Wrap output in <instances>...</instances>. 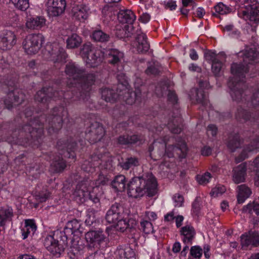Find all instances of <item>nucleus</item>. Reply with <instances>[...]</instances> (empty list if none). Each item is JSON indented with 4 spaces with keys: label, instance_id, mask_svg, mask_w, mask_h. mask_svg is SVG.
<instances>
[{
    "label": "nucleus",
    "instance_id": "obj_1",
    "mask_svg": "<svg viewBox=\"0 0 259 259\" xmlns=\"http://www.w3.org/2000/svg\"><path fill=\"white\" fill-rule=\"evenodd\" d=\"M67 109L62 106L56 107L52 111V114L47 119L45 115H41L38 119L34 118L33 120L29 121L28 124L24 125L19 132L21 137L26 136L27 143L30 140L38 139L43 134V125L44 120L49 124L48 130L49 133L57 132L61 128L63 117H67Z\"/></svg>",
    "mask_w": 259,
    "mask_h": 259
},
{
    "label": "nucleus",
    "instance_id": "obj_2",
    "mask_svg": "<svg viewBox=\"0 0 259 259\" xmlns=\"http://www.w3.org/2000/svg\"><path fill=\"white\" fill-rule=\"evenodd\" d=\"M239 54L240 56H243L244 64L236 63L232 64L231 71L234 76L230 78L228 82V85L230 89V95L233 100L237 102L246 100L244 97L242 98L243 92L240 90L244 86L243 78L245 77V74L248 71L246 64L250 63L249 61L255 59L258 55L256 51L253 49L246 50Z\"/></svg>",
    "mask_w": 259,
    "mask_h": 259
},
{
    "label": "nucleus",
    "instance_id": "obj_3",
    "mask_svg": "<svg viewBox=\"0 0 259 259\" xmlns=\"http://www.w3.org/2000/svg\"><path fill=\"white\" fill-rule=\"evenodd\" d=\"M65 72L69 79L81 83L79 93H76L74 100L85 102L90 97L92 87L96 80V75L92 73H88L85 69L74 62L66 64Z\"/></svg>",
    "mask_w": 259,
    "mask_h": 259
},
{
    "label": "nucleus",
    "instance_id": "obj_4",
    "mask_svg": "<svg viewBox=\"0 0 259 259\" xmlns=\"http://www.w3.org/2000/svg\"><path fill=\"white\" fill-rule=\"evenodd\" d=\"M156 192L157 182L152 175L146 178H134L127 184V194L131 197L137 198L146 194L149 196H153Z\"/></svg>",
    "mask_w": 259,
    "mask_h": 259
},
{
    "label": "nucleus",
    "instance_id": "obj_5",
    "mask_svg": "<svg viewBox=\"0 0 259 259\" xmlns=\"http://www.w3.org/2000/svg\"><path fill=\"white\" fill-rule=\"evenodd\" d=\"M161 141L162 142L158 141V140L155 141L153 143L152 147L151 146L149 147V151L151 152L154 148L158 149L159 148H160L159 153H158L159 156H163L164 154V152H165L168 157H172L175 155L182 158L185 157L187 147L184 141L181 140L179 142L177 146L174 145L166 146L167 139L166 138Z\"/></svg>",
    "mask_w": 259,
    "mask_h": 259
},
{
    "label": "nucleus",
    "instance_id": "obj_6",
    "mask_svg": "<svg viewBox=\"0 0 259 259\" xmlns=\"http://www.w3.org/2000/svg\"><path fill=\"white\" fill-rule=\"evenodd\" d=\"M80 54L87 64L91 67L98 66L103 60V53L101 50L95 48L90 42L83 45Z\"/></svg>",
    "mask_w": 259,
    "mask_h": 259
},
{
    "label": "nucleus",
    "instance_id": "obj_7",
    "mask_svg": "<svg viewBox=\"0 0 259 259\" xmlns=\"http://www.w3.org/2000/svg\"><path fill=\"white\" fill-rule=\"evenodd\" d=\"M44 42V37L40 33H34L27 35L22 43L23 48L28 55L36 54Z\"/></svg>",
    "mask_w": 259,
    "mask_h": 259
},
{
    "label": "nucleus",
    "instance_id": "obj_8",
    "mask_svg": "<svg viewBox=\"0 0 259 259\" xmlns=\"http://www.w3.org/2000/svg\"><path fill=\"white\" fill-rule=\"evenodd\" d=\"M85 238L89 248H104L107 243L108 238L101 230H92L85 234Z\"/></svg>",
    "mask_w": 259,
    "mask_h": 259
},
{
    "label": "nucleus",
    "instance_id": "obj_9",
    "mask_svg": "<svg viewBox=\"0 0 259 259\" xmlns=\"http://www.w3.org/2000/svg\"><path fill=\"white\" fill-rule=\"evenodd\" d=\"M238 15L246 21L258 23L259 22V4L253 3L252 5L246 6L238 12Z\"/></svg>",
    "mask_w": 259,
    "mask_h": 259
},
{
    "label": "nucleus",
    "instance_id": "obj_10",
    "mask_svg": "<svg viewBox=\"0 0 259 259\" xmlns=\"http://www.w3.org/2000/svg\"><path fill=\"white\" fill-rule=\"evenodd\" d=\"M63 95V93L62 91L60 93L58 91H54L52 87L44 88L36 93L35 96V100L36 102L46 104L50 99H57L62 97Z\"/></svg>",
    "mask_w": 259,
    "mask_h": 259
},
{
    "label": "nucleus",
    "instance_id": "obj_11",
    "mask_svg": "<svg viewBox=\"0 0 259 259\" xmlns=\"http://www.w3.org/2000/svg\"><path fill=\"white\" fill-rule=\"evenodd\" d=\"M92 183L91 181H85L77 185L73 196L77 203H83L88 199L89 187Z\"/></svg>",
    "mask_w": 259,
    "mask_h": 259
},
{
    "label": "nucleus",
    "instance_id": "obj_12",
    "mask_svg": "<svg viewBox=\"0 0 259 259\" xmlns=\"http://www.w3.org/2000/svg\"><path fill=\"white\" fill-rule=\"evenodd\" d=\"M105 130L98 122L92 123L87 132V137L91 143L100 141L105 135Z\"/></svg>",
    "mask_w": 259,
    "mask_h": 259
},
{
    "label": "nucleus",
    "instance_id": "obj_13",
    "mask_svg": "<svg viewBox=\"0 0 259 259\" xmlns=\"http://www.w3.org/2000/svg\"><path fill=\"white\" fill-rule=\"evenodd\" d=\"M66 6L65 0H48L47 11L52 16H57L62 14Z\"/></svg>",
    "mask_w": 259,
    "mask_h": 259
},
{
    "label": "nucleus",
    "instance_id": "obj_14",
    "mask_svg": "<svg viewBox=\"0 0 259 259\" xmlns=\"http://www.w3.org/2000/svg\"><path fill=\"white\" fill-rule=\"evenodd\" d=\"M123 215V207L120 204L115 203L112 205L107 211L105 219L109 224H113L118 219H121V217Z\"/></svg>",
    "mask_w": 259,
    "mask_h": 259
},
{
    "label": "nucleus",
    "instance_id": "obj_15",
    "mask_svg": "<svg viewBox=\"0 0 259 259\" xmlns=\"http://www.w3.org/2000/svg\"><path fill=\"white\" fill-rule=\"evenodd\" d=\"M8 97L11 101H9L6 99L5 101V104L9 109L12 108L13 105H16L22 103L24 100V94L20 90L16 88L12 90L9 89Z\"/></svg>",
    "mask_w": 259,
    "mask_h": 259
},
{
    "label": "nucleus",
    "instance_id": "obj_16",
    "mask_svg": "<svg viewBox=\"0 0 259 259\" xmlns=\"http://www.w3.org/2000/svg\"><path fill=\"white\" fill-rule=\"evenodd\" d=\"M16 35L11 31H3L0 33V49H10L16 44Z\"/></svg>",
    "mask_w": 259,
    "mask_h": 259
},
{
    "label": "nucleus",
    "instance_id": "obj_17",
    "mask_svg": "<svg viewBox=\"0 0 259 259\" xmlns=\"http://www.w3.org/2000/svg\"><path fill=\"white\" fill-rule=\"evenodd\" d=\"M76 143L71 141L65 142L60 140L57 142V147L58 150L61 151L60 154L63 155L65 157L72 158L75 157L74 151L75 149Z\"/></svg>",
    "mask_w": 259,
    "mask_h": 259
},
{
    "label": "nucleus",
    "instance_id": "obj_18",
    "mask_svg": "<svg viewBox=\"0 0 259 259\" xmlns=\"http://www.w3.org/2000/svg\"><path fill=\"white\" fill-rule=\"evenodd\" d=\"M241 245L243 249L259 245V235L257 232H251L241 236Z\"/></svg>",
    "mask_w": 259,
    "mask_h": 259
},
{
    "label": "nucleus",
    "instance_id": "obj_19",
    "mask_svg": "<svg viewBox=\"0 0 259 259\" xmlns=\"http://www.w3.org/2000/svg\"><path fill=\"white\" fill-rule=\"evenodd\" d=\"M259 151V137L253 139L250 141V143L245 145L243 150L236 159L237 162H240L244 160L249 156V155L252 152H256Z\"/></svg>",
    "mask_w": 259,
    "mask_h": 259
},
{
    "label": "nucleus",
    "instance_id": "obj_20",
    "mask_svg": "<svg viewBox=\"0 0 259 259\" xmlns=\"http://www.w3.org/2000/svg\"><path fill=\"white\" fill-rule=\"evenodd\" d=\"M44 245L46 249L54 255H60L63 250L62 246L58 244V241L52 235L46 237Z\"/></svg>",
    "mask_w": 259,
    "mask_h": 259
},
{
    "label": "nucleus",
    "instance_id": "obj_21",
    "mask_svg": "<svg viewBox=\"0 0 259 259\" xmlns=\"http://www.w3.org/2000/svg\"><path fill=\"white\" fill-rule=\"evenodd\" d=\"M247 165L242 163L235 167L232 170V181L236 184L243 183L245 180L246 176Z\"/></svg>",
    "mask_w": 259,
    "mask_h": 259
},
{
    "label": "nucleus",
    "instance_id": "obj_22",
    "mask_svg": "<svg viewBox=\"0 0 259 259\" xmlns=\"http://www.w3.org/2000/svg\"><path fill=\"white\" fill-rule=\"evenodd\" d=\"M46 24V20L42 16H36L27 18L25 26L26 28L30 30H40L45 27Z\"/></svg>",
    "mask_w": 259,
    "mask_h": 259
},
{
    "label": "nucleus",
    "instance_id": "obj_23",
    "mask_svg": "<svg viewBox=\"0 0 259 259\" xmlns=\"http://www.w3.org/2000/svg\"><path fill=\"white\" fill-rule=\"evenodd\" d=\"M100 160L99 155H93L88 160L84 161L81 165V169L85 172L92 173L97 167H99L101 164Z\"/></svg>",
    "mask_w": 259,
    "mask_h": 259
},
{
    "label": "nucleus",
    "instance_id": "obj_24",
    "mask_svg": "<svg viewBox=\"0 0 259 259\" xmlns=\"http://www.w3.org/2000/svg\"><path fill=\"white\" fill-rule=\"evenodd\" d=\"M64 231L67 237L72 234H80L82 232L81 224L76 219L69 221L67 222Z\"/></svg>",
    "mask_w": 259,
    "mask_h": 259
},
{
    "label": "nucleus",
    "instance_id": "obj_25",
    "mask_svg": "<svg viewBox=\"0 0 259 259\" xmlns=\"http://www.w3.org/2000/svg\"><path fill=\"white\" fill-rule=\"evenodd\" d=\"M180 234L183 236L182 240L184 244H192L196 232L194 228L190 225H186L180 230Z\"/></svg>",
    "mask_w": 259,
    "mask_h": 259
},
{
    "label": "nucleus",
    "instance_id": "obj_26",
    "mask_svg": "<svg viewBox=\"0 0 259 259\" xmlns=\"http://www.w3.org/2000/svg\"><path fill=\"white\" fill-rule=\"evenodd\" d=\"M117 18L122 23H127V25H133L136 19L134 13L130 10H122L117 13Z\"/></svg>",
    "mask_w": 259,
    "mask_h": 259
},
{
    "label": "nucleus",
    "instance_id": "obj_27",
    "mask_svg": "<svg viewBox=\"0 0 259 259\" xmlns=\"http://www.w3.org/2000/svg\"><path fill=\"white\" fill-rule=\"evenodd\" d=\"M138 93L130 91L126 87L119 91V99H121L127 104H133L138 98Z\"/></svg>",
    "mask_w": 259,
    "mask_h": 259
},
{
    "label": "nucleus",
    "instance_id": "obj_28",
    "mask_svg": "<svg viewBox=\"0 0 259 259\" xmlns=\"http://www.w3.org/2000/svg\"><path fill=\"white\" fill-rule=\"evenodd\" d=\"M137 50L139 53H144L147 52L150 48L146 35L143 33L137 34L136 37Z\"/></svg>",
    "mask_w": 259,
    "mask_h": 259
},
{
    "label": "nucleus",
    "instance_id": "obj_29",
    "mask_svg": "<svg viewBox=\"0 0 259 259\" xmlns=\"http://www.w3.org/2000/svg\"><path fill=\"white\" fill-rule=\"evenodd\" d=\"M237 189L238 203H243L252 194L250 188L245 184L238 186Z\"/></svg>",
    "mask_w": 259,
    "mask_h": 259
},
{
    "label": "nucleus",
    "instance_id": "obj_30",
    "mask_svg": "<svg viewBox=\"0 0 259 259\" xmlns=\"http://www.w3.org/2000/svg\"><path fill=\"white\" fill-rule=\"evenodd\" d=\"M47 51L50 54V60L54 62L61 61L62 58H65L63 50L59 49L56 44H53L52 48L48 47Z\"/></svg>",
    "mask_w": 259,
    "mask_h": 259
},
{
    "label": "nucleus",
    "instance_id": "obj_31",
    "mask_svg": "<svg viewBox=\"0 0 259 259\" xmlns=\"http://www.w3.org/2000/svg\"><path fill=\"white\" fill-rule=\"evenodd\" d=\"M191 93L195 94L194 96H191V99L193 102L201 104L204 107L207 106L208 101L203 91L194 89L191 91Z\"/></svg>",
    "mask_w": 259,
    "mask_h": 259
},
{
    "label": "nucleus",
    "instance_id": "obj_32",
    "mask_svg": "<svg viewBox=\"0 0 259 259\" xmlns=\"http://www.w3.org/2000/svg\"><path fill=\"white\" fill-rule=\"evenodd\" d=\"M102 99L106 102L114 103L119 99V92L116 93L113 90L108 88L102 89L101 91Z\"/></svg>",
    "mask_w": 259,
    "mask_h": 259
},
{
    "label": "nucleus",
    "instance_id": "obj_33",
    "mask_svg": "<svg viewBox=\"0 0 259 259\" xmlns=\"http://www.w3.org/2000/svg\"><path fill=\"white\" fill-rule=\"evenodd\" d=\"M90 10L88 6L84 5L77 6L74 11V16L79 21H84L88 19Z\"/></svg>",
    "mask_w": 259,
    "mask_h": 259
},
{
    "label": "nucleus",
    "instance_id": "obj_34",
    "mask_svg": "<svg viewBox=\"0 0 259 259\" xmlns=\"http://www.w3.org/2000/svg\"><path fill=\"white\" fill-rule=\"evenodd\" d=\"M123 53L116 49L111 50L108 54V61L112 65H118L123 60Z\"/></svg>",
    "mask_w": 259,
    "mask_h": 259
},
{
    "label": "nucleus",
    "instance_id": "obj_35",
    "mask_svg": "<svg viewBox=\"0 0 259 259\" xmlns=\"http://www.w3.org/2000/svg\"><path fill=\"white\" fill-rule=\"evenodd\" d=\"M235 117L240 122H243L248 120L252 121L259 117V113L255 115V116L252 117L249 114V112L247 110L240 107L237 109L235 114Z\"/></svg>",
    "mask_w": 259,
    "mask_h": 259
},
{
    "label": "nucleus",
    "instance_id": "obj_36",
    "mask_svg": "<svg viewBox=\"0 0 259 259\" xmlns=\"http://www.w3.org/2000/svg\"><path fill=\"white\" fill-rule=\"evenodd\" d=\"M241 141L238 134H231L229 137L227 146L232 152L240 147Z\"/></svg>",
    "mask_w": 259,
    "mask_h": 259
},
{
    "label": "nucleus",
    "instance_id": "obj_37",
    "mask_svg": "<svg viewBox=\"0 0 259 259\" xmlns=\"http://www.w3.org/2000/svg\"><path fill=\"white\" fill-rule=\"evenodd\" d=\"M125 178L123 175H118L115 177L111 182L112 188L117 191L122 192L125 188Z\"/></svg>",
    "mask_w": 259,
    "mask_h": 259
},
{
    "label": "nucleus",
    "instance_id": "obj_38",
    "mask_svg": "<svg viewBox=\"0 0 259 259\" xmlns=\"http://www.w3.org/2000/svg\"><path fill=\"white\" fill-rule=\"evenodd\" d=\"M102 13L104 21L108 22L115 18L117 11L112 6H106L102 9Z\"/></svg>",
    "mask_w": 259,
    "mask_h": 259
},
{
    "label": "nucleus",
    "instance_id": "obj_39",
    "mask_svg": "<svg viewBox=\"0 0 259 259\" xmlns=\"http://www.w3.org/2000/svg\"><path fill=\"white\" fill-rule=\"evenodd\" d=\"M91 37L94 41L100 42H106L110 39L109 34L100 29H96L93 31Z\"/></svg>",
    "mask_w": 259,
    "mask_h": 259
},
{
    "label": "nucleus",
    "instance_id": "obj_40",
    "mask_svg": "<svg viewBox=\"0 0 259 259\" xmlns=\"http://www.w3.org/2000/svg\"><path fill=\"white\" fill-rule=\"evenodd\" d=\"M242 211L244 213L250 214L254 212L256 214H259V197L255 199L251 203L245 205L242 208Z\"/></svg>",
    "mask_w": 259,
    "mask_h": 259
},
{
    "label": "nucleus",
    "instance_id": "obj_41",
    "mask_svg": "<svg viewBox=\"0 0 259 259\" xmlns=\"http://www.w3.org/2000/svg\"><path fill=\"white\" fill-rule=\"evenodd\" d=\"M82 42L81 37L76 33L69 36L66 39L67 47L74 49L78 47Z\"/></svg>",
    "mask_w": 259,
    "mask_h": 259
},
{
    "label": "nucleus",
    "instance_id": "obj_42",
    "mask_svg": "<svg viewBox=\"0 0 259 259\" xmlns=\"http://www.w3.org/2000/svg\"><path fill=\"white\" fill-rule=\"evenodd\" d=\"M181 123L182 119L178 117L169 121L167 124V127L172 133L178 134L182 131Z\"/></svg>",
    "mask_w": 259,
    "mask_h": 259
},
{
    "label": "nucleus",
    "instance_id": "obj_43",
    "mask_svg": "<svg viewBox=\"0 0 259 259\" xmlns=\"http://www.w3.org/2000/svg\"><path fill=\"white\" fill-rule=\"evenodd\" d=\"M100 157L99 165L101 169H110L112 167V160L109 156L108 153H104L103 154H99Z\"/></svg>",
    "mask_w": 259,
    "mask_h": 259
},
{
    "label": "nucleus",
    "instance_id": "obj_44",
    "mask_svg": "<svg viewBox=\"0 0 259 259\" xmlns=\"http://www.w3.org/2000/svg\"><path fill=\"white\" fill-rule=\"evenodd\" d=\"M66 165L62 158L58 157L55 158L51 164L52 170L56 172L62 171L66 167Z\"/></svg>",
    "mask_w": 259,
    "mask_h": 259
},
{
    "label": "nucleus",
    "instance_id": "obj_45",
    "mask_svg": "<svg viewBox=\"0 0 259 259\" xmlns=\"http://www.w3.org/2000/svg\"><path fill=\"white\" fill-rule=\"evenodd\" d=\"M13 215L12 208H8L1 210L0 211V226L5 225L7 220L11 219Z\"/></svg>",
    "mask_w": 259,
    "mask_h": 259
},
{
    "label": "nucleus",
    "instance_id": "obj_46",
    "mask_svg": "<svg viewBox=\"0 0 259 259\" xmlns=\"http://www.w3.org/2000/svg\"><path fill=\"white\" fill-rule=\"evenodd\" d=\"M94 184V183L92 182L91 186L89 187L88 198L96 204L99 202L100 199L98 195L99 190L98 188L92 186Z\"/></svg>",
    "mask_w": 259,
    "mask_h": 259
},
{
    "label": "nucleus",
    "instance_id": "obj_47",
    "mask_svg": "<svg viewBox=\"0 0 259 259\" xmlns=\"http://www.w3.org/2000/svg\"><path fill=\"white\" fill-rule=\"evenodd\" d=\"M139 164V160L135 157H128L125 159L124 161L120 163L121 166L126 170H127L132 167L138 166Z\"/></svg>",
    "mask_w": 259,
    "mask_h": 259
},
{
    "label": "nucleus",
    "instance_id": "obj_48",
    "mask_svg": "<svg viewBox=\"0 0 259 259\" xmlns=\"http://www.w3.org/2000/svg\"><path fill=\"white\" fill-rule=\"evenodd\" d=\"M139 140V138L137 135H133L131 136L128 135H123L119 137L118 142L120 144L126 145L128 144L135 143Z\"/></svg>",
    "mask_w": 259,
    "mask_h": 259
},
{
    "label": "nucleus",
    "instance_id": "obj_49",
    "mask_svg": "<svg viewBox=\"0 0 259 259\" xmlns=\"http://www.w3.org/2000/svg\"><path fill=\"white\" fill-rule=\"evenodd\" d=\"M203 253L202 249L199 246H193L190 249L188 259H200Z\"/></svg>",
    "mask_w": 259,
    "mask_h": 259
},
{
    "label": "nucleus",
    "instance_id": "obj_50",
    "mask_svg": "<svg viewBox=\"0 0 259 259\" xmlns=\"http://www.w3.org/2000/svg\"><path fill=\"white\" fill-rule=\"evenodd\" d=\"M117 230L123 232L129 227V224L125 219H124V215L121 217V219H118V221L113 224Z\"/></svg>",
    "mask_w": 259,
    "mask_h": 259
},
{
    "label": "nucleus",
    "instance_id": "obj_51",
    "mask_svg": "<svg viewBox=\"0 0 259 259\" xmlns=\"http://www.w3.org/2000/svg\"><path fill=\"white\" fill-rule=\"evenodd\" d=\"M109 181L110 178L107 175L100 174L95 182V187L99 189L100 187L107 185Z\"/></svg>",
    "mask_w": 259,
    "mask_h": 259
},
{
    "label": "nucleus",
    "instance_id": "obj_52",
    "mask_svg": "<svg viewBox=\"0 0 259 259\" xmlns=\"http://www.w3.org/2000/svg\"><path fill=\"white\" fill-rule=\"evenodd\" d=\"M15 8L21 10L25 11L29 7L28 0H10Z\"/></svg>",
    "mask_w": 259,
    "mask_h": 259
},
{
    "label": "nucleus",
    "instance_id": "obj_53",
    "mask_svg": "<svg viewBox=\"0 0 259 259\" xmlns=\"http://www.w3.org/2000/svg\"><path fill=\"white\" fill-rule=\"evenodd\" d=\"M214 9L217 13L221 15L227 14L231 12V9L221 2L215 6Z\"/></svg>",
    "mask_w": 259,
    "mask_h": 259
},
{
    "label": "nucleus",
    "instance_id": "obj_54",
    "mask_svg": "<svg viewBox=\"0 0 259 259\" xmlns=\"http://www.w3.org/2000/svg\"><path fill=\"white\" fill-rule=\"evenodd\" d=\"M23 227L29 235H33L36 230V226L34 222L31 220H26Z\"/></svg>",
    "mask_w": 259,
    "mask_h": 259
},
{
    "label": "nucleus",
    "instance_id": "obj_55",
    "mask_svg": "<svg viewBox=\"0 0 259 259\" xmlns=\"http://www.w3.org/2000/svg\"><path fill=\"white\" fill-rule=\"evenodd\" d=\"M221 60V58H220L211 63L212 71L215 76L220 74L223 67V63Z\"/></svg>",
    "mask_w": 259,
    "mask_h": 259
},
{
    "label": "nucleus",
    "instance_id": "obj_56",
    "mask_svg": "<svg viewBox=\"0 0 259 259\" xmlns=\"http://www.w3.org/2000/svg\"><path fill=\"white\" fill-rule=\"evenodd\" d=\"M141 226L143 232L146 234H150L154 232L153 225L149 221H144L141 222Z\"/></svg>",
    "mask_w": 259,
    "mask_h": 259
},
{
    "label": "nucleus",
    "instance_id": "obj_57",
    "mask_svg": "<svg viewBox=\"0 0 259 259\" xmlns=\"http://www.w3.org/2000/svg\"><path fill=\"white\" fill-rule=\"evenodd\" d=\"M259 105V89L254 92L251 98L250 101H248L247 105L249 106H252L254 107Z\"/></svg>",
    "mask_w": 259,
    "mask_h": 259
},
{
    "label": "nucleus",
    "instance_id": "obj_58",
    "mask_svg": "<svg viewBox=\"0 0 259 259\" xmlns=\"http://www.w3.org/2000/svg\"><path fill=\"white\" fill-rule=\"evenodd\" d=\"M221 55H217L214 52L208 51L204 54L206 60L210 61L211 63L220 58Z\"/></svg>",
    "mask_w": 259,
    "mask_h": 259
},
{
    "label": "nucleus",
    "instance_id": "obj_59",
    "mask_svg": "<svg viewBox=\"0 0 259 259\" xmlns=\"http://www.w3.org/2000/svg\"><path fill=\"white\" fill-rule=\"evenodd\" d=\"M226 191V188L224 186H219L212 189L210 195L214 197L223 194Z\"/></svg>",
    "mask_w": 259,
    "mask_h": 259
},
{
    "label": "nucleus",
    "instance_id": "obj_60",
    "mask_svg": "<svg viewBox=\"0 0 259 259\" xmlns=\"http://www.w3.org/2000/svg\"><path fill=\"white\" fill-rule=\"evenodd\" d=\"M172 199L175 203V207H179L183 206L184 199L182 195H180V194H176L173 196Z\"/></svg>",
    "mask_w": 259,
    "mask_h": 259
},
{
    "label": "nucleus",
    "instance_id": "obj_61",
    "mask_svg": "<svg viewBox=\"0 0 259 259\" xmlns=\"http://www.w3.org/2000/svg\"><path fill=\"white\" fill-rule=\"evenodd\" d=\"M210 178V174L209 172H206L202 176H198L197 179L200 184H205L209 182Z\"/></svg>",
    "mask_w": 259,
    "mask_h": 259
},
{
    "label": "nucleus",
    "instance_id": "obj_62",
    "mask_svg": "<svg viewBox=\"0 0 259 259\" xmlns=\"http://www.w3.org/2000/svg\"><path fill=\"white\" fill-rule=\"evenodd\" d=\"M250 163V165L248 167V169L251 170V171H254L255 172V176L254 178V184L255 186L258 187L259 186V168L255 167L254 166H252L251 163Z\"/></svg>",
    "mask_w": 259,
    "mask_h": 259
},
{
    "label": "nucleus",
    "instance_id": "obj_63",
    "mask_svg": "<svg viewBox=\"0 0 259 259\" xmlns=\"http://www.w3.org/2000/svg\"><path fill=\"white\" fill-rule=\"evenodd\" d=\"M124 258H130L135 255L134 251L128 245H124Z\"/></svg>",
    "mask_w": 259,
    "mask_h": 259
},
{
    "label": "nucleus",
    "instance_id": "obj_64",
    "mask_svg": "<svg viewBox=\"0 0 259 259\" xmlns=\"http://www.w3.org/2000/svg\"><path fill=\"white\" fill-rule=\"evenodd\" d=\"M125 31L124 35L122 36H125V37H128L131 36L134 33V27L133 25H124Z\"/></svg>",
    "mask_w": 259,
    "mask_h": 259
}]
</instances>
